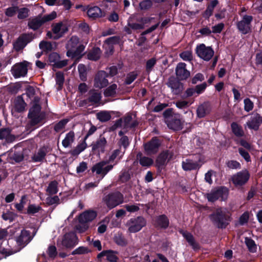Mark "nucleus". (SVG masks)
<instances>
[{
  "label": "nucleus",
  "mask_w": 262,
  "mask_h": 262,
  "mask_svg": "<svg viewBox=\"0 0 262 262\" xmlns=\"http://www.w3.org/2000/svg\"><path fill=\"white\" fill-rule=\"evenodd\" d=\"M186 64L184 62L179 63L176 68V74L180 80H186L190 75V72L186 68Z\"/></svg>",
  "instance_id": "dca6fc26"
},
{
  "label": "nucleus",
  "mask_w": 262,
  "mask_h": 262,
  "mask_svg": "<svg viewBox=\"0 0 262 262\" xmlns=\"http://www.w3.org/2000/svg\"><path fill=\"white\" fill-rule=\"evenodd\" d=\"M39 48L43 51L48 52L51 51L53 49V45L50 42L42 41L39 43Z\"/></svg>",
  "instance_id": "8fccbe9b"
},
{
  "label": "nucleus",
  "mask_w": 262,
  "mask_h": 262,
  "mask_svg": "<svg viewBox=\"0 0 262 262\" xmlns=\"http://www.w3.org/2000/svg\"><path fill=\"white\" fill-rule=\"evenodd\" d=\"M181 233L183 236L193 248H196L197 247V244L195 242L193 237L191 234L185 231H182Z\"/></svg>",
  "instance_id": "37998d69"
},
{
  "label": "nucleus",
  "mask_w": 262,
  "mask_h": 262,
  "mask_svg": "<svg viewBox=\"0 0 262 262\" xmlns=\"http://www.w3.org/2000/svg\"><path fill=\"white\" fill-rule=\"evenodd\" d=\"M174 153L172 149H168L163 151L158 157L156 160V165L160 167L166 164L169 161L171 160Z\"/></svg>",
  "instance_id": "9d476101"
},
{
  "label": "nucleus",
  "mask_w": 262,
  "mask_h": 262,
  "mask_svg": "<svg viewBox=\"0 0 262 262\" xmlns=\"http://www.w3.org/2000/svg\"><path fill=\"white\" fill-rule=\"evenodd\" d=\"M245 244L251 252H255L256 251L257 247L254 241L251 238L246 237L245 239Z\"/></svg>",
  "instance_id": "c03bdc74"
},
{
  "label": "nucleus",
  "mask_w": 262,
  "mask_h": 262,
  "mask_svg": "<svg viewBox=\"0 0 262 262\" xmlns=\"http://www.w3.org/2000/svg\"><path fill=\"white\" fill-rule=\"evenodd\" d=\"M156 224L161 228H166L169 225V221L166 216L162 215L157 219Z\"/></svg>",
  "instance_id": "a19ab883"
},
{
  "label": "nucleus",
  "mask_w": 262,
  "mask_h": 262,
  "mask_svg": "<svg viewBox=\"0 0 262 262\" xmlns=\"http://www.w3.org/2000/svg\"><path fill=\"white\" fill-rule=\"evenodd\" d=\"M195 51L198 56L206 61H209L214 55L213 49L203 43L197 46Z\"/></svg>",
  "instance_id": "1a4fd4ad"
},
{
  "label": "nucleus",
  "mask_w": 262,
  "mask_h": 262,
  "mask_svg": "<svg viewBox=\"0 0 262 262\" xmlns=\"http://www.w3.org/2000/svg\"><path fill=\"white\" fill-rule=\"evenodd\" d=\"M79 76L81 80L85 81L86 79V69L83 64H79L78 66Z\"/></svg>",
  "instance_id": "3c124183"
},
{
  "label": "nucleus",
  "mask_w": 262,
  "mask_h": 262,
  "mask_svg": "<svg viewBox=\"0 0 262 262\" xmlns=\"http://www.w3.org/2000/svg\"><path fill=\"white\" fill-rule=\"evenodd\" d=\"M210 104L207 102H205L198 107L197 115L199 118L204 117L210 113Z\"/></svg>",
  "instance_id": "cd10ccee"
},
{
  "label": "nucleus",
  "mask_w": 262,
  "mask_h": 262,
  "mask_svg": "<svg viewBox=\"0 0 262 262\" xmlns=\"http://www.w3.org/2000/svg\"><path fill=\"white\" fill-rule=\"evenodd\" d=\"M137 159L139 160L140 164L142 166H149L154 163V161L152 159L145 156H142V154L141 153L137 155Z\"/></svg>",
  "instance_id": "c9c22d12"
},
{
  "label": "nucleus",
  "mask_w": 262,
  "mask_h": 262,
  "mask_svg": "<svg viewBox=\"0 0 262 262\" xmlns=\"http://www.w3.org/2000/svg\"><path fill=\"white\" fill-rule=\"evenodd\" d=\"M152 3L150 0H144L139 4V7L142 10H147L151 7Z\"/></svg>",
  "instance_id": "13d9d810"
},
{
  "label": "nucleus",
  "mask_w": 262,
  "mask_h": 262,
  "mask_svg": "<svg viewBox=\"0 0 262 262\" xmlns=\"http://www.w3.org/2000/svg\"><path fill=\"white\" fill-rule=\"evenodd\" d=\"M15 137L11 134L9 128H3L0 129V140L5 139L7 142H12Z\"/></svg>",
  "instance_id": "7c9ffc66"
},
{
  "label": "nucleus",
  "mask_w": 262,
  "mask_h": 262,
  "mask_svg": "<svg viewBox=\"0 0 262 262\" xmlns=\"http://www.w3.org/2000/svg\"><path fill=\"white\" fill-rule=\"evenodd\" d=\"M104 202L109 209H112L123 202V196L119 192L112 193L105 196Z\"/></svg>",
  "instance_id": "39448f33"
},
{
  "label": "nucleus",
  "mask_w": 262,
  "mask_h": 262,
  "mask_svg": "<svg viewBox=\"0 0 262 262\" xmlns=\"http://www.w3.org/2000/svg\"><path fill=\"white\" fill-rule=\"evenodd\" d=\"M87 147V144L85 142V140L78 144L75 149L71 151V154L73 156L78 155L80 152L83 151Z\"/></svg>",
  "instance_id": "79ce46f5"
},
{
  "label": "nucleus",
  "mask_w": 262,
  "mask_h": 262,
  "mask_svg": "<svg viewBox=\"0 0 262 262\" xmlns=\"http://www.w3.org/2000/svg\"><path fill=\"white\" fill-rule=\"evenodd\" d=\"M167 84L174 95L181 94L184 89L183 84L179 81L173 78L169 79Z\"/></svg>",
  "instance_id": "6ab92c4d"
},
{
  "label": "nucleus",
  "mask_w": 262,
  "mask_h": 262,
  "mask_svg": "<svg viewBox=\"0 0 262 262\" xmlns=\"http://www.w3.org/2000/svg\"><path fill=\"white\" fill-rule=\"evenodd\" d=\"M165 123L169 128L174 130H179L182 128L183 123L178 115L168 118Z\"/></svg>",
  "instance_id": "f3484780"
},
{
  "label": "nucleus",
  "mask_w": 262,
  "mask_h": 262,
  "mask_svg": "<svg viewBox=\"0 0 262 262\" xmlns=\"http://www.w3.org/2000/svg\"><path fill=\"white\" fill-rule=\"evenodd\" d=\"M61 244L66 248H73L76 244V236L74 233L66 234L61 241Z\"/></svg>",
  "instance_id": "412c9836"
},
{
  "label": "nucleus",
  "mask_w": 262,
  "mask_h": 262,
  "mask_svg": "<svg viewBox=\"0 0 262 262\" xmlns=\"http://www.w3.org/2000/svg\"><path fill=\"white\" fill-rule=\"evenodd\" d=\"M79 38L76 36H73L68 41L67 49L68 50L67 55L68 57H76L79 56L84 49V46L79 45Z\"/></svg>",
  "instance_id": "f03ea898"
},
{
  "label": "nucleus",
  "mask_w": 262,
  "mask_h": 262,
  "mask_svg": "<svg viewBox=\"0 0 262 262\" xmlns=\"http://www.w3.org/2000/svg\"><path fill=\"white\" fill-rule=\"evenodd\" d=\"M18 10V7L13 6L6 9L5 14L7 16L12 17L14 16Z\"/></svg>",
  "instance_id": "0e129e2a"
},
{
  "label": "nucleus",
  "mask_w": 262,
  "mask_h": 262,
  "mask_svg": "<svg viewBox=\"0 0 262 262\" xmlns=\"http://www.w3.org/2000/svg\"><path fill=\"white\" fill-rule=\"evenodd\" d=\"M67 31V27L62 23H58L53 25L52 31L54 34L53 39H57L59 38Z\"/></svg>",
  "instance_id": "5701e85b"
},
{
  "label": "nucleus",
  "mask_w": 262,
  "mask_h": 262,
  "mask_svg": "<svg viewBox=\"0 0 262 262\" xmlns=\"http://www.w3.org/2000/svg\"><path fill=\"white\" fill-rule=\"evenodd\" d=\"M75 135L74 132H70L68 133L62 141V144L65 148L69 147L74 141Z\"/></svg>",
  "instance_id": "58836bf2"
},
{
  "label": "nucleus",
  "mask_w": 262,
  "mask_h": 262,
  "mask_svg": "<svg viewBox=\"0 0 262 262\" xmlns=\"http://www.w3.org/2000/svg\"><path fill=\"white\" fill-rule=\"evenodd\" d=\"M262 122V118L258 114L253 115L250 120L247 122V124L249 128L257 130Z\"/></svg>",
  "instance_id": "a878e982"
},
{
  "label": "nucleus",
  "mask_w": 262,
  "mask_h": 262,
  "mask_svg": "<svg viewBox=\"0 0 262 262\" xmlns=\"http://www.w3.org/2000/svg\"><path fill=\"white\" fill-rule=\"evenodd\" d=\"M64 80V76L62 73L57 72L56 73V84L58 85V90H60L62 88Z\"/></svg>",
  "instance_id": "603ef678"
},
{
  "label": "nucleus",
  "mask_w": 262,
  "mask_h": 262,
  "mask_svg": "<svg viewBox=\"0 0 262 262\" xmlns=\"http://www.w3.org/2000/svg\"><path fill=\"white\" fill-rule=\"evenodd\" d=\"M146 221L142 217H137L130 219L126 225L128 227V231L130 233H135L139 231L144 226L146 225Z\"/></svg>",
  "instance_id": "423d86ee"
},
{
  "label": "nucleus",
  "mask_w": 262,
  "mask_h": 262,
  "mask_svg": "<svg viewBox=\"0 0 262 262\" xmlns=\"http://www.w3.org/2000/svg\"><path fill=\"white\" fill-rule=\"evenodd\" d=\"M31 241V237L29 231L23 230L21 231L20 234L16 238L17 244L20 246L19 251L23 247L27 245Z\"/></svg>",
  "instance_id": "aec40b11"
},
{
  "label": "nucleus",
  "mask_w": 262,
  "mask_h": 262,
  "mask_svg": "<svg viewBox=\"0 0 262 262\" xmlns=\"http://www.w3.org/2000/svg\"><path fill=\"white\" fill-rule=\"evenodd\" d=\"M97 216V213L93 210H87L82 213L79 216L80 225L77 226V230L80 232L85 231L89 228L87 224L92 222Z\"/></svg>",
  "instance_id": "7ed1b4c3"
},
{
  "label": "nucleus",
  "mask_w": 262,
  "mask_h": 262,
  "mask_svg": "<svg viewBox=\"0 0 262 262\" xmlns=\"http://www.w3.org/2000/svg\"><path fill=\"white\" fill-rule=\"evenodd\" d=\"M90 96L88 100H84L85 104L88 103V102L91 103L92 104H96L99 102L101 99V94L99 93L96 92L95 91H91L89 92Z\"/></svg>",
  "instance_id": "473e14b6"
},
{
  "label": "nucleus",
  "mask_w": 262,
  "mask_h": 262,
  "mask_svg": "<svg viewBox=\"0 0 262 262\" xmlns=\"http://www.w3.org/2000/svg\"><path fill=\"white\" fill-rule=\"evenodd\" d=\"M28 117L30 119V124L31 126L41 124L43 122L45 114L41 111L40 99L38 97L35 96L33 98Z\"/></svg>",
  "instance_id": "f257e3e1"
},
{
  "label": "nucleus",
  "mask_w": 262,
  "mask_h": 262,
  "mask_svg": "<svg viewBox=\"0 0 262 262\" xmlns=\"http://www.w3.org/2000/svg\"><path fill=\"white\" fill-rule=\"evenodd\" d=\"M107 259L110 262H116L117 260V257L116 255V253L112 251H106V255Z\"/></svg>",
  "instance_id": "052dcab7"
},
{
  "label": "nucleus",
  "mask_w": 262,
  "mask_h": 262,
  "mask_svg": "<svg viewBox=\"0 0 262 262\" xmlns=\"http://www.w3.org/2000/svg\"><path fill=\"white\" fill-rule=\"evenodd\" d=\"M46 149L45 148H40L36 151L32 157V160L35 162H41L45 158L46 155Z\"/></svg>",
  "instance_id": "f704fd0d"
},
{
  "label": "nucleus",
  "mask_w": 262,
  "mask_h": 262,
  "mask_svg": "<svg viewBox=\"0 0 262 262\" xmlns=\"http://www.w3.org/2000/svg\"><path fill=\"white\" fill-rule=\"evenodd\" d=\"M101 50L99 48H94L88 54V58L92 60H97L101 56Z\"/></svg>",
  "instance_id": "e433bc0d"
},
{
  "label": "nucleus",
  "mask_w": 262,
  "mask_h": 262,
  "mask_svg": "<svg viewBox=\"0 0 262 262\" xmlns=\"http://www.w3.org/2000/svg\"><path fill=\"white\" fill-rule=\"evenodd\" d=\"M117 86L115 84H113L108 86L104 91V95L106 97L113 96L116 93Z\"/></svg>",
  "instance_id": "09e8293b"
},
{
  "label": "nucleus",
  "mask_w": 262,
  "mask_h": 262,
  "mask_svg": "<svg viewBox=\"0 0 262 262\" xmlns=\"http://www.w3.org/2000/svg\"><path fill=\"white\" fill-rule=\"evenodd\" d=\"M46 203L49 205L58 204L59 203V198L58 196H49L46 199Z\"/></svg>",
  "instance_id": "680f3d73"
},
{
  "label": "nucleus",
  "mask_w": 262,
  "mask_h": 262,
  "mask_svg": "<svg viewBox=\"0 0 262 262\" xmlns=\"http://www.w3.org/2000/svg\"><path fill=\"white\" fill-rule=\"evenodd\" d=\"M58 182L56 181H53L49 184L46 189V191L49 195H51L58 192Z\"/></svg>",
  "instance_id": "4c0bfd02"
},
{
  "label": "nucleus",
  "mask_w": 262,
  "mask_h": 262,
  "mask_svg": "<svg viewBox=\"0 0 262 262\" xmlns=\"http://www.w3.org/2000/svg\"><path fill=\"white\" fill-rule=\"evenodd\" d=\"M114 241L116 244L121 247H124L127 245V242L121 233H118L115 235Z\"/></svg>",
  "instance_id": "ea45409f"
},
{
  "label": "nucleus",
  "mask_w": 262,
  "mask_h": 262,
  "mask_svg": "<svg viewBox=\"0 0 262 262\" xmlns=\"http://www.w3.org/2000/svg\"><path fill=\"white\" fill-rule=\"evenodd\" d=\"M113 168V165L109 164L107 161H102L95 164L92 168V171L103 178Z\"/></svg>",
  "instance_id": "0eeeda50"
},
{
  "label": "nucleus",
  "mask_w": 262,
  "mask_h": 262,
  "mask_svg": "<svg viewBox=\"0 0 262 262\" xmlns=\"http://www.w3.org/2000/svg\"><path fill=\"white\" fill-rule=\"evenodd\" d=\"M26 104L23 98L20 96L17 97L14 100V104L12 112H23L26 107Z\"/></svg>",
  "instance_id": "bb28decb"
},
{
  "label": "nucleus",
  "mask_w": 262,
  "mask_h": 262,
  "mask_svg": "<svg viewBox=\"0 0 262 262\" xmlns=\"http://www.w3.org/2000/svg\"><path fill=\"white\" fill-rule=\"evenodd\" d=\"M97 118L101 122H105L111 119V115L107 112L102 111L97 114Z\"/></svg>",
  "instance_id": "de8ad7c7"
},
{
  "label": "nucleus",
  "mask_w": 262,
  "mask_h": 262,
  "mask_svg": "<svg viewBox=\"0 0 262 262\" xmlns=\"http://www.w3.org/2000/svg\"><path fill=\"white\" fill-rule=\"evenodd\" d=\"M159 145V140L156 138H152L150 142L144 145L145 150L148 155L155 154L157 151Z\"/></svg>",
  "instance_id": "4be33fe9"
},
{
  "label": "nucleus",
  "mask_w": 262,
  "mask_h": 262,
  "mask_svg": "<svg viewBox=\"0 0 262 262\" xmlns=\"http://www.w3.org/2000/svg\"><path fill=\"white\" fill-rule=\"evenodd\" d=\"M180 57L186 61H190L192 59V53L191 51H185L180 54Z\"/></svg>",
  "instance_id": "6e6d98bb"
},
{
  "label": "nucleus",
  "mask_w": 262,
  "mask_h": 262,
  "mask_svg": "<svg viewBox=\"0 0 262 262\" xmlns=\"http://www.w3.org/2000/svg\"><path fill=\"white\" fill-rule=\"evenodd\" d=\"M231 128L234 134L237 137L243 136L244 132L241 126L237 123L233 122L231 124Z\"/></svg>",
  "instance_id": "a18cd8bd"
},
{
  "label": "nucleus",
  "mask_w": 262,
  "mask_h": 262,
  "mask_svg": "<svg viewBox=\"0 0 262 262\" xmlns=\"http://www.w3.org/2000/svg\"><path fill=\"white\" fill-rule=\"evenodd\" d=\"M157 60L155 58H152L146 62V71L150 72L156 63Z\"/></svg>",
  "instance_id": "774afa93"
},
{
  "label": "nucleus",
  "mask_w": 262,
  "mask_h": 262,
  "mask_svg": "<svg viewBox=\"0 0 262 262\" xmlns=\"http://www.w3.org/2000/svg\"><path fill=\"white\" fill-rule=\"evenodd\" d=\"M228 194V189L225 187H220L214 189L210 192L207 194V198L209 201L214 202L219 199L225 200L227 199Z\"/></svg>",
  "instance_id": "6e6552de"
},
{
  "label": "nucleus",
  "mask_w": 262,
  "mask_h": 262,
  "mask_svg": "<svg viewBox=\"0 0 262 262\" xmlns=\"http://www.w3.org/2000/svg\"><path fill=\"white\" fill-rule=\"evenodd\" d=\"M57 16V14L55 11L52 12L50 14L45 15L41 17L43 23L51 21L55 19Z\"/></svg>",
  "instance_id": "69168bd1"
},
{
  "label": "nucleus",
  "mask_w": 262,
  "mask_h": 262,
  "mask_svg": "<svg viewBox=\"0 0 262 262\" xmlns=\"http://www.w3.org/2000/svg\"><path fill=\"white\" fill-rule=\"evenodd\" d=\"M137 74L135 72H131L127 75L125 83L126 84H129L133 82L137 78Z\"/></svg>",
  "instance_id": "e2e57ef3"
},
{
  "label": "nucleus",
  "mask_w": 262,
  "mask_h": 262,
  "mask_svg": "<svg viewBox=\"0 0 262 262\" xmlns=\"http://www.w3.org/2000/svg\"><path fill=\"white\" fill-rule=\"evenodd\" d=\"M28 63L27 61L18 63L15 64L12 69V74L16 78L25 76L28 71Z\"/></svg>",
  "instance_id": "ddd939ff"
},
{
  "label": "nucleus",
  "mask_w": 262,
  "mask_h": 262,
  "mask_svg": "<svg viewBox=\"0 0 262 262\" xmlns=\"http://www.w3.org/2000/svg\"><path fill=\"white\" fill-rule=\"evenodd\" d=\"M68 120L63 119L60 121L54 126V129L56 132H59L62 131L65 127L66 124L68 123Z\"/></svg>",
  "instance_id": "4d7b16f0"
},
{
  "label": "nucleus",
  "mask_w": 262,
  "mask_h": 262,
  "mask_svg": "<svg viewBox=\"0 0 262 262\" xmlns=\"http://www.w3.org/2000/svg\"><path fill=\"white\" fill-rule=\"evenodd\" d=\"M31 40V37L29 35L23 34L19 36L13 43L14 49L18 51L23 49Z\"/></svg>",
  "instance_id": "a211bd4d"
},
{
  "label": "nucleus",
  "mask_w": 262,
  "mask_h": 262,
  "mask_svg": "<svg viewBox=\"0 0 262 262\" xmlns=\"http://www.w3.org/2000/svg\"><path fill=\"white\" fill-rule=\"evenodd\" d=\"M227 211L225 208H218L214 213L210 215V220L219 227H225L226 221L228 217Z\"/></svg>",
  "instance_id": "20e7f679"
},
{
  "label": "nucleus",
  "mask_w": 262,
  "mask_h": 262,
  "mask_svg": "<svg viewBox=\"0 0 262 262\" xmlns=\"http://www.w3.org/2000/svg\"><path fill=\"white\" fill-rule=\"evenodd\" d=\"M107 76L108 74L106 72L99 71L95 76L94 86L99 89L106 86L108 84V81L106 79Z\"/></svg>",
  "instance_id": "9b49d317"
},
{
  "label": "nucleus",
  "mask_w": 262,
  "mask_h": 262,
  "mask_svg": "<svg viewBox=\"0 0 262 262\" xmlns=\"http://www.w3.org/2000/svg\"><path fill=\"white\" fill-rule=\"evenodd\" d=\"M199 167V164L197 162L190 159H186L182 162V168L185 171L196 169Z\"/></svg>",
  "instance_id": "c85d7f7f"
},
{
  "label": "nucleus",
  "mask_w": 262,
  "mask_h": 262,
  "mask_svg": "<svg viewBox=\"0 0 262 262\" xmlns=\"http://www.w3.org/2000/svg\"><path fill=\"white\" fill-rule=\"evenodd\" d=\"M249 177L248 171L247 170H244L233 175L232 177V181L236 186H241L247 183Z\"/></svg>",
  "instance_id": "f8f14e48"
},
{
  "label": "nucleus",
  "mask_w": 262,
  "mask_h": 262,
  "mask_svg": "<svg viewBox=\"0 0 262 262\" xmlns=\"http://www.w3.org/2000/svg\"><path fill=\"white\" fill-rule=\"evenodd\" d=\"M106 140L103 137L100 136L99 138L92 144V150L97 152H103L106 145Z\"/></svg>",
  "instance_id": "393cba45"
},
{
  "label": "nucleus",
  "mask_w": 262,
  "mask_h": 262,
  "mask_svg": "<svg viewBox=\"0 0 262 262\" xmlns=\"http://www.w3.org/2000/svg\"><path fill=\"white\" fill-rule=\"evenodd\" d=\"M244 110L245 111L249 112L251 111L254 107L253 102L249 98H246L244 100Z\"/></svg>",
  "instance_id": "bf43d9fd"
},
{
  "label": "nucleus",
  "mask_w": 262,
  "mask_h": 262,
  "mask_svg": "<svg viewBox=\"0 0 262 262\" xmlns=\"http://www.w3.org/2000/svg\"><path fill=\"white\" fill-rule=\"evenodd\" d=\"M87 14L88 16L92 19H96L104 16L105 13L97 6L87 7Z\"/></svg>",
  "instance_id": "b1692460"
},
{
  "label": "nucleus",
  "mask_w": 262,
  "mask_h": 262,
  "mask_svg": "<svg viewBox=\"0 0 262 262\" xmlns=\"http://www.w3.org/2000/svg\"><path fill=\"white\" fill-rule=\"evenodd\" d=\"M119 38L118 37L116 36H113L110 37L109 38L107 39L104 45L103 46L105 49H107L109 50V52L107 51L106 52V53L109 55L113 53V45L114 43H116L118 42Z\"/></svg>",
  "instance_id": "c756f323"
},
{
  "label": "nucleus",
  "mask_w": 262,
  "mask_h": 262,
  "mask_svg": "<svg viewBox=\"0 0 262 262\" xmlns=\"http://www.w3.org/2000/svg\"><path fill=\"white\" fill-rule=\"evenodd\" d=\"M90 252V250L86 247H80L73 251L72 254H83Z\"/></svg>",
  "instance_id": "338daca9"
},
{
  "label": "nucleus",
  "mask_w": 262,
  "mask_h": 262,
  "mask_svg": "<svg viewBox=\"0 0 262 262\" xmlns=\"http://www.w3.org/2000/svg\"><path fill=\"white\" fill-rule=\"evenodd\" d=\"M252 19V16L245 15L243 19L238 23L237 28L242 33L247 34L250 31Z\"/></svg>",
  "instance_id": "2eb2a0df"
},
{
  "label": "nucleus",
  "mask_w": 262,
  "mask_h": 262,
  "mask_svg": "<svg viewBox=\"0 0 262 262\" xmlns=\"http://www.w3.org/2000/svg\"><path fill=\"white\" fill-rule=\"evenodd\" d=\"M17 12L18 13L17 17L19 19H24L28 17L29 10L27 8H18Z\"/></svg>",
  "instance_id": "864d4df0"
},
{
  "label": "nucleus",
  "mask_w": 262,
  "mask_h": 262,
  "mask_svg": "<svg viewBox=\"0 0 262 262\" xmlns=\"http://www.w3.org/2000/svg\"><path fill=\"white\" fill-rule=\"evenodd\" d=\"M132 120L131 116H127L124 118L120 119L116 121L114 126L117 128L122 127L123 128H127L130 126V122Z\"/></svg>",
  "instance_id": "72a5a7b5"
},
{
  "label": "nucleus",
  "mask_w": 262,
  "mask_h": 262,
  "mask_svg": "<svg viewBox=\"0 0 262 262\" xmlns=\"http://www.w3.org/2000/svg\"><path fill=\"white\" fill-rule=\"evenodd\" d=\"M133 16H131L128 19V26L133 30H137L143 29V25L140 23H135L132 22Z\"/></svg>",
  "instance_id": "49530a36"
},
{
  "label": "nucleus",
  "mask_w": 262,
  "mask_h": 262,
  "mask_svg": "<svg viewBox=\"0 0 262 262\" xmlns=\"http://www.w3.org/2000/svg\"><path fill=\"white\" fill-rule=\"evenodd\" d=\"M48 61L54 68H61L68 63L67 60H60V57L57 53H52L49 56Z\"/></svg>",
  "instance_id": "4468645a"
},
{
  "label": "nucleus",
  "mask_w": 262,
  "mask_h": 262,
  "mask_svg": "<svg viewBox=\"0 0 262 262\" xmlns=\"http://www.w3.org/2000/svg\"><path fill=\"white\" fill-rule=\"evenodd\" d=\"M121 154V152L120 149H117L114 150L110 156L107 161L110 163L114 161L115 159H118L119 160L121 157V155H120Z\"/></svg>",
  "instance_id": "5fc2aeb1"
},
{
  "label": "nucleus",
  "mask_w": 262,
  "mask_h": 262,
  "mask_svg": "<svg viewBox=\"0 0 262 262\" xmlns=\"http://www.w3.org/2000/svg\"><path fill=\"white\" fill-rule=\"evenodd\" d=\"M43 23L41 16H38L30 19L28 22L29 27L35 30L39 28Z\"/></svg>",
  "instance_id": "2f4dec72"
}]
</instances>
